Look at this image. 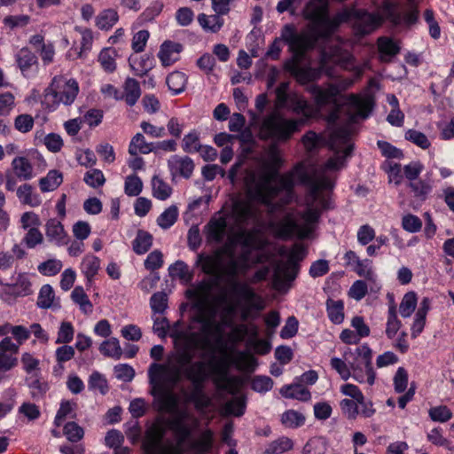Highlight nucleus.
<instances>
[{"mask_svg": "<svg viewBox=\"0 0 454 454\" xmlns=\"http://www.w3.org/2000/svg\"><path fill=\"white\" fill-rule=\"evenodd\" d=\"M79 92V85L74 79L56 76L52 79L44 94V103L55 109L59 104L70 106Z\"/></svg>", "mask_w": 454, "mask_h": 454, "instance_id": "obj_9", "label": "nucleus"}, {"mask_svg": "<svg viewBox=\"0 0 454 454\" xmlns=\"http://www.w3.org/2000/svg\"><path fill=\"white\" fill-rule=\"evenodd\" d=\"M196 312L192 317L191 327L194 328V324L199 325V329L202 336L198 333L190 334L184 340V346L176 354V363L177 368H181L184 378L189 380L194 390L190 395V400L196 403V406H206L201 399L204 398L202 393L203 383L211 374V363L203 359L209 349V338L218 334L222 330V325H227V321L223 319L220 323L217 320L218 305L213 301H201L195 305Z\"/></svg>", "mask_w": 454, "mask_h": 454, "instance_id": "obj_2", "label": "nucleus"}, {"mask_svg": "<svg viewBox=\"0 0 454 454\" xmlns=\"http://www.w3.org/2000/svg\"><path fill=\"white\" fill-rule=\"evenodd\" d=\"M331 367L343 380L352 378L358 383H375L376 372L372 367V350L367 344L356 347L354 350L347 348L343 358L332 357Z\"/></svg>", "mask_w": 454, "mask_h": 454, "instance_id": "obj_5", "label": "nucleus"}, {"mask_svg": "<svg viewBox=\"0 0 454 454\" xmlns=\"http://www.w3.org/2000/svg\"><path fill=\"white\" fill-rule=\"evenodd\" d=\"M74 334V329L70 322L64 321L60 324L56 343L66 344L72 341Z\"/></svg>", "mask_w": 454, "mask_h": 454, "instance_id": "obj_61", "label": "nucleus"}, {"mask_svg": "<svg viewBox=\"0 0 454 454\" xmlns=\"http://www.w3.org/2000/svg\"><path fill=\"white\" fill-rule=\"evenodd\" d=\"M194 162L188 156H180L177 154L170 156L168 160V168L173 178L181 176L188 179L192 176L194 170Z\"/></svg>", "mask_w": 454, "mask_h": 454, "instance_id": "obj_16", "label": "nucleus"}, {"mask_svg": "<svg viewBox=\"0 0 454 454\" xmlns=\"http://www.w3.org/2000/svg\"><path fill=\"white\" fill-rule=\"evenodd\" d=\"M337 20L340 24L352 22L356 32L361 35H368L382 24V18L379 14L357 10L354 6L345 7L338 12Z\"/></svg>", "mask_w": 454, "mask_h": 454, "instance_id": "obj_11", "label": "nucleus"}, {"mask_svg": "<svg viewBox=\"0 0 454 454\" xmlns=\"http://www.w3.org/2000/svg\"><path fill=\"white\" fill-rule=\"evenodd\" d=\"M183 47L180 43L165 41L160 47L158 58L163 67H169L176 62L179 59V53Z\"/></svg>", "mask_w": 454, "mask_h": 454, "instance_id": "obj_19", "label": "nucleus"}, {"mask_svg": "<svg viewBox=\"0 0 454 454\" xmlns=\"http://www.w3.org/2000/svg\"><path fill=\"white\" fill-rule=\"evenodd\" d=\"M63 267V263L58 259H49L38 265V271L44 276H55Z\"/></svg>", "mask_w": 454, "mask_h": 454, "instance_id": "obj_59", "label": "nucleus"}, {"mask_svg": "<svg viewBox=\"0 0 454 454\" xmlns=\"http://www.w3.org/2000/svg\"><path fill=\"white\" fill-rule=\"evenodd\" d=\"M71 297L73 301L80 306V309L85 313L92 312V303L89 300L88 295L85 294L82 286H76L72 291Z\"/></svg>", "mask_w": 454, "mask_h": 454, "instance_id": "obj_47", "label": "nucleus"}, {"mask_svg": "<svg viewBox=\"0 0 454 454\" xmlns=\"http://www.w3.org/2000/svg\"><path fill=\"white\" fill-rule=\"evenodd\" d=\"M119 15L114 9L101 12L96 18V26L102 30H108L118 21Z\"/></svg>", "mask_w": 454, "mask_h": 454, "instance_id": "obj_41", "label": "nucleus"}, {"mask_svg": "<svg viewBox=\"0 0 454 454\" xmlns=\"http://www.w3.org/2000/svg\"><path fill=\"white\" fill-rule=\"evenodd\" d=\"M354 82L355 79L343 78L333 83H328L325 88L318 85H310L308 88L317 106L323 108L327 105L332 106V110L326 117L329 123H334L339 120L343 105L347 106L350 112L349 119L351 121H355L356 118L365 119L369 116L372 110V102L369 98L350 94L343 103L339 100L340 93L348 90Z\"/></svg>", "mask_w": 454, "mask_h": 454, "instance_id": "obj_4", "label": "nucleus"}, {"mask_svg": "<svg viewBox=\"0 0 454 454\" xmlns=\"http://www.w3.org/2000/svg\"><path fill=\"white\" fill-rule=\"evenodd\" d=\"M221 14H213L207 15L205 13H200L198 16V22L202 27V28L206 31L211 33L218 32L222 27L223 26V19L221 18Z\"/></svg>", "mask_w": 454, "mask_h": 454, "instance_id": "obj_37", "label": "nucleus"}, {"mask_svg": "<svg viewBox=\"0 0 454 454\" xmlns=\"http://www.w3.org/2000/svg\"><path fill=\"white\" fill-rule=\"evenodd\" d=\"M11 166L14 176L20 180L28 181L35 176L34 167L27 157H15Z\"/></svg>", "mask_w": 454, "mask_h": 454, "instance_id": "obj_20", "label": "nucleus"}, {"mask_svg": "<svg viewBox=\"0 0 454 454\" xmlns=\"http://www.w3.org/2000/svg\"><path fill=\"white\" fill-rule=\"evenodd\" d=\"M75 407V403L70 401H62L55 416L54 424L57 427H60L67 418H74Z\"/></svg>", "mask_w": 454, "mask_h": 454, "instance_id": "obj_50", "label": "nucleus"}, {"mask_svg": "<svg viewBox=\"0 0 454 454\" xmlns=\"http://www.w3.org/2000/svg\"><path fill=\"white\" fill-rule=\"evenodd\" d=\"M63 182V176L59 170H50L46 176L39 180V187L43 192L55 191Z\"/></svg>", "mask_w": 454, "mask_h": 454, "instance_id": "obj_34", "label": "nucleus"}, {"mask_svg": "<svg viewBox=\"0 0 454 454\" xmlns=\"http://www.w3.org/2000/svg\"><path fill=\"white\" fill-rule=\"evenodd\" d=\"M429 418L434 422L444 423L452 418L451 411L446 405H438L429 409Z\"/></svg>", "mask_w": 454, "mask_h": 454, "instance_id": "obj_58", "label": "nucleus"}, {"mask_svg": "<svg viewBox=\"0 0 454 454\" xmlns=\"http://www.w3.org/2000/svg\"><path fill=\"white\" fill-rule=\"evenodd\" d=\"M172 430L178 436L177 444L171 445V446L166 448L161 452V454H184V450H183L181 445L191 435L192 428L187 424H184L183 426L174 427V428H172Z\"/></svg>", "mask_w": 454, "mask_h": 454, "instance_id": "obj_30", "label": "nucleus"}, {"mask_svg": "<svg viewBox=\"0 0 454 454\" xmlns=\"http://www.w3.org/2000/svg\"><path fill=\"white\" fill-rule=\"evenodd\" d=\"M377 46L380 54V58L382 62L390 61V59L400 51V46L398 43L387 36L379 37Z\"/></svg>", "mask_w": 454, "mask_h": 454, "instance_id": "obj_23", "label": "nucleus"}, {"mask_svg": "<svg viewBox=\"0 0 454 454\" xmlns=\"http://www.w3.org/2000/svg\"><path fill=\"white\" fill-rule=\"evenodd\" d=\"M227 228V219L219 217L212 219L207 225V238L210 240L220 242L223 240Z\"/></svg>", "mask_w": 454, "mask_h": 454, "instance_id": "obj_33", "label": "nucleus"}, {"mask_svg": "<svg viewBox=\"0 0 454 454\" xmlns=\"http://www.w3.org/2000/svg\"><path fill=\"white\" fill-rule=\"evenodd\" d=\"M178 217V208L172 205L166 208L157 218V224L163 230L169 229Z\"/></svg>", "mask_w": 454, "mask_h": 454, "instance_id": "obj_45", "label": "nucleus"}, {"mask_svg": "<svg viewBox=\"0 0 454 454\" xmlns=\"http://www.w3.org/2000/svg\"><path fill=\"white\" fill-rule=\"evenodd\" d=\"M43 235L39 230L36 228H30L27 230V233L24 235L22 239V243L29 249L35 248L36 246L43 244Z\"/></svg>", "mask_w": 454, "mask_h": 454, "instance_id": "obj_57", "label": "nucleus"}, {"mask_svg": "<svg viewBox=\"0 0 454 454\" xmlns=\"http://www.w3.org/2000/svg\"><path fill=\"white\" fill-rule=\"evenodd\" d=\"M333 66H340L345 70L352 71L356 79H358L364 70V67L355 64V59L348 51H343L338 44H331L321 51L318 68H300L296 72V76L301 83L313 82L323 73L332 77L334 75Z\"/></svg>", "mask_w": 454, "mask_h": 454, "instance_id": "obj_6", "label": "nucleus"}, {"mask_svg": "<svg viewBox=\"0 0 454 454\" xmlns=\"http://www.w3.org/2000/svg\"><path fill=\"white\" fill-rule=\"evenodd\" d=\"M303 124L302 119L286 118L280 112L272 111L262 118L258 136L262 140H270L275 144L286 143Z\"/></svg>", "mask_w": 454, "mask_h": 454, "instance_id": "obj_7", "label": "nucleus"}, {"mask_svg": "<svg viewBox=\"0 0 454 454\" xmlns=\"http://www.w3.org/2000/svg\"><path fill=\"white\" fill-rule=\"evenodd\" d=\"M129 66L136 75L142 76L147 74L154 67V58L153 55L145 54L139 59L129 58Z\"/></svg>", "mask_w": 454, "mask_h": 454, "instance_id": "obj_29", "label": "nucleus"}, {"mask_svg": "<svg viewBox=\"0 0 454 454\" xmlns=\"http://www.w3.org/2000/svg\"><path fill=\"white\" fill-rule=\"evenodd\" d=\"M327 449L325 438L316 436L310 438L303 447L304 454H324Z\"/></svg>", "mask_w": 454, "mask_h": 454, "instance_id": "obj_49", "label": "nucleus"}, {"mask_svg": "<svg viewBox=\"0 0 454 454\" xmlns=\"http://www.w3.org/2000/svg\"><path fill=\"white\" fill-rule=\"evenodd\" d=\"M249 251L244 250L239 255L231 246L225 245L210 255H199V262L204 273L212 276L216 282L223 281L230 291L242 299L250 309L262 310V299L247 282L238 279L249 269Z\"/></svg>", "mask_w": 454, "mask_h": 454, "instance_id": "obj_3", "label": "nucleus"}, {"mask_svg": "<svg viewBox=\"0 0 454 454\" xmlns=\"http://www.w3.org/2000/svg\"><path fill=\"white\" fill-rule=\"evenodd\" d=\"M349 138L350 132L347 128L335 129L331 135V146L333 149L343 147L341 153L334 154L319 168L300 162L278 176L282 159L277 144L272 143L265 160L270 173L249 191L248 198L233 201L229 220L233 221L239 230L256 223L261 218L256 203L266 206L270 214L282 211L293 201L294 187L299 184L308 187L302 203L304 209L290 208L282 218L271 223V228L281 239L309 238L315 231L323 212L333 207L331 193L335 186V172L344 167L346 158L353 149Z\"/></svg>", "mask_w": 454, "mask_h": 454, "instance_id": "obj_1", "label": "nucleus"}, {"mask_svg": "<svg viewBox=\"0 0 454 454\" xmlns=\"http://www.w3.org/2000/svg\"><path fill=\"white\" fill-rule=\"evenodd\" d=\"M122 100L129 106L137 104L141 97V89L139 82L131 77H128L123 83V92H121Z\"/></svg>", "mask_w": 454, "mask_h": 454, "instance_id": "obj_24", "label": "nucleus"}, {"mask_svg": "<svg viewBox=\"0 0 454 454\" xmlns=\"http://www.w3.org/2000/svg\"><path fill=\"white\" fill-rule=\"evenodd\" d=\"M149 37H150V33L146 29H141V30L136 32L133 35V37L131 40V49L133 50V51L135 53H139V52L144 51Z\"/></svg>", "mask_w": 454, "mask_h": 454, "instance_id": "obj_60", "label": "nucleus"}, {"mask_svg": "<svg viewBox=\"0 0 454 454\" xmlns=\"http://www.w3.org/2000/svg\"><path fill=\"white\" fill-rule=\"evenodd\" d=\"M153 195L160 200H168L172 194L171 186L160 177L155 176L152 179Z\"/></svg>", "mask_w": 454, "mask_h": 454, "instance_id": "obj_42", "label": "nucleus"}, {"mask_svg": "<svg viewBox=\"0 0 454 454\" xmlns=\"http://www.w3.org/2000/svg\"><path fill=\"white\" fill-rule=\"evenodd\" d=\"M118 52L114 48H106L102 50L98 55V62L101 67L107 73H113L116 69L115 59Z\"/></svg>", "mask_w": 454, "mask_h": 454, "instance_id": "obj_39", "label": "nucleus"}, {"mask_svg": "<svg viewBox=\"0 0 454 454\" xmlns=\"http://www.w3.org/2000/svg\"><path fill=\"white\" fill-rule=\"evenodd\" d=\"M80 268L87 282L91 283L100 269V260L98 256L88 254L82 258Z\"/></svg>", "mask_w": 454, "mask_h": 454, "instance_id": "obj_28", "label": "nucleus"}, {"mask_svg": "<svg viewBox=\"0 0 454 454\" xmlns=\"http://www.w3.org/2000/svg\"><path fill=\"white\" fill-rule=\"evenodd\" d=\"M305 16L317 27L321 37L328 38L340 25L337 13L332 18L328 15V0H313L304 10Z\"/></svg>", "mask_w": 454, "mask_h": 454, "instance_id": "obj_10", "label": "nucleus"}, {"mask_svg": "<svg viewBox=\"0 0 454 454\" xmlns=\"http://www.w3.org/2000/svg\"><path fill=\"white\" fill-rule=\"evenodd\" d=\"M148 377L153 388L172 391L184 376L181 368L153 363L149 367Z\"/></svg>", "mask_w": 454, "mask_h": 454, "instance_id": "obj_12", "label": "nucleus"}, {"mask_svg": "<svg viewBox=\"0 0 454 454\" xmlns=\"http://www.w3.org/2000/svg\"><path fill=\"white\" fill-rule=\"evenodd\" d=\"M153 245V236L145 231H138L132 242L133 250L137 254H145Z\"/></svg>", "mask_w": 454, "mask_h": 454, "instance_id": "obj_40", "label": "nucleus"}, {"mask_svg": "<svg viewBox=\"0 0 454 454\" xmlns=\"http://www.w3.org/2000/svg\"><path fill=\"white\" fill-rule=\"evenodd\" d=\"M154 150V145L153 143H147L141 133L136 134L129 145V153L130 155H137L138 153L147 154Z\"/></svg>", "mask_w": 454, "mask_h": 454, "instance_id": "obj_35", "label": "nucleus"}, {"mask_svg": "<svg viewBox=\"0 0 454 454\" xmlns=\"http://www.w3.org/2000/svg\"><path fill=\"white\" fill-rule=\"evenodd\" d=\"M376 14L382 18V22L385 20H388L395 25L402 23V14L399 12L398 4L395 2L385 0Z\"/></svg>", "mask_w": 454, "mask_h": 454, "instance_id": "obj_25", "label": "nucleus"}, {"mask_svg": "<svg viewBox=\"0 0 454 454\" xmlns=\"http://www.w3.org/2000/svg\"><path fill=\"white\" fill-rule=\"evenodd\" d=\"M281 422L286 427L297 428L304 425L305 417L299 411L288 410L282 414Z\"/></svg>", "mask_w": 454, "mask_h": 454, "instance_id": "obj_46", "label": "nucleus"}, {"mask_svg": "<svg viewBox=\"0 0 454 454\" xmlns=\"http://www.w3.org/2000/svg\"><path fill=\"white\" fill-rule=\"evenodd\" d=\"M168 271L171 277L177 278L181 280L187 281L191 278L189 268L183 261H176L175 263L171 264L168 268Z\"/></svg>", "mask_w": 454, "mask_h": 454, "instance_id": "obj_62", "label": "nucleus"}, {"mask_svg": "<svg viewBox=\"0 0 454 454\" xmlns=\"http://www.w3.org/2000/svg\"><path fill=\"white\" fill-rule=\"evenodd\" d=\"M156 391H159L156 397L157 409L160 411L176 412L178 401L172 391L163 388H154L153 392L154 395H156Z\"/></svg>", "mask_w": 454, "mask_h": 454, "instance_id": "obj_22", "label": "nucleus"}, {"mask_svg": "<svg viewBox=\"0 0 454 454\" xmlns=\"http://www.w3.org/2000/svg\"><path fill=\"white\" fill-rule=\"evenodd\" d=\"M280 394L286 398L297 399L300 401H308L311 397L309 390L301 383L285 385L281 387Z\"/></svg>", "mask_w": 454, "mask_h": 454, "instance_id": "obj_27", "label": "nucleus"}, {"mask_svg": "<svg viewBox=\"0 0 454 454\" xmlns=\"http://www.w3.org/2000/svg\"><path fill=\"white\" fill-rule=\"evenodd\" d=\"M218 388L227 391L231 395L237 394L239 389V382L234 377H229L226 373L219 375L215 379Z\"/></svg>", "mask_w": 454, "mask_h": 454, "instance_id": "obj_51", "label": "nucleus"}, {"mask_svg": "<svg viewBox=\"0 0 454 454\" xmlns=\"http://www.w3.org/2000/svg\"><path fill=\"white\" fill-rule=\"evenodd\" d=\"M15 61L22 75L26 78L35 77L39 72L36 55L28 48L23 47L15 54Z\"/></svg>", "mask_w": 454, "mask_h": 454, "instance_id": "obj_15", "label": "nucleus"}, {"mask_svg": "<svg viewBox=\"0 0 454 454\" xmlns=\"http://www.w3.org/2000/svg\"><path fill=\"white\" fill-rule=\"evenodd\" d=\"M417 295L414 292L405 294L400 303L399 311L403 317H409L415 310Z\"/></svg>", "mask_w": 454, "mask_h": 454, "instance_id": "obj_53", "label": "nucleus"}, {"mask_svg": "<svg viewBox=\"0 0 454 454\" xmlns=\"http://www.w3.org/2000/svg\"><path fill=\"white\" fill-rule=\"evenodd\" d=\"M187 81L188 76L180 71L170 73L166 79L167 85L174 95H178L185 90Z\"/></svg>", "mask_w": 454, "mask_h": 454, "instance_id": "obj_32", "label": "nucleus"}, {"mask_svg": "<svg viewBox=\"0 0 454 454\" xmlns=\"http://www.w3.org/2000/svg\"><path fill=\"white\" fill-rule=\"evenodd\" d=\"M32 292L28 277L26 274H20L14 284L6 286V289L1 293L0 298L5 302H10L5 295H12L14 298L24 297L31 294Z\"/></svg>", "mask_w": 454, "mask_h": 454, "instance_id": "obj_17", "label": "nucleus"}, {"mask_svg": "<svg viewBox=\"0 0 454 454\" xmlns=\"http://www.w3.org/2000/svg\"><path fill=\"white\" fill-rule=\"evenodd\" d=\"M3 326H7L4 329V335L11 333L17 340L19 346L30 337V331L23 325H12L10 323H5Z\"/></svg>", "mask_w": 454, "mask_h": 454, "instance_id": "obj_54", "label": "nucleus"}, {"mask_svg": "<svg viewBox=\"0 0 454 454\" xmlns=\"http://www.w3.org/2000/svg\"><path fill=\"white\" fill-rule=\"evenodd\" d=\"M307 254L305 247L294 244L290 248L286 261L278 260L274 263L273 286L278 291L287 290L291 283L297 278L300 271V262Z\"/></svg>", "mask_w": 454, "mask_h": 454, "instance_id": "obj_8", "label": "nucleus"}, {"mask_svg": "<svg viewBox=\"0 0 454 454\" xmlns=\"http://www.w3.org/2000/svg\"><path fill=\"white\" fill-rule=\"evenodd\" d=\"M224 411L229 415L240 417L246 410V401L242 396H235L224 404Z\"/></svg>", "mask_w": 454, "mask_h": 454, "instance_id": "obj_52", "label": "nucleus"}, {"mask_svg": "<svg viewBox=\"0 0 454 454\" xmlns=\"http://www.w3.org/2000/svg\"><path fill=\"white\" fill-rule=\"evenodd\" d=\"M353 270L360 277L364 278L370 283H373L377 289H380V285L377 282V275L372 269V262L369 259L360 260Z\"/></svg>", "mask_w": 454, "mask_h": 454, "instance_id": "obj_31", "label": "nucleus"}, {"mask_svg": "<svg viewBox=\"0 0 454 454\" xmlns=\"http://www.w3.org/2000/svg\"><path fill=\"white\" fill-rule=\"evenodd\" d=\"M143 189V182L137 175L128 176L124 183V192L128 196H137Z\"/></svg>", "mask_w": 454, "mask_h": 454, "instance_id": "obj_55", "label": "nucleus"}, {"mask_svg": "<svg viewBox=\"0 0 454 454\" xmlns=\"http://www.w3.org/2000/svg\"><path fill=\"white\" fill-rule=\"evenodd\" d=\"M63 431H64V434L67 436V440L72 442H77L84 435L83 428L81 427L75 422L67 423L64 426Z\"/></svg>", "mask_w": 454, "mask_h": 454, "instance_id": "obj_63", "label": "nucleus"}, {"mask_svg": "<svg viewBox=\"0 0 454 454\" xmlns=\"http://www.w3.org/2000/svg\"><path fill=\"white\" fill-rule=\"evenodd\" d=\"M16 195L20 203L32 207H38L42 203L40 195L34 191L32 185L29 184L20 185L17 189Z\"/></svg>", "mask_w": 454, "mask_h": 454, "instance_id": "obj_26", "label": "nucleus"}, {"mask_svg": "<svg viewBox=\"0 0 454 454\" xmlns=\"http://www.w3.org/2000/svg\"><path fill=\"white\" fill-rule=\"evenodd\" d=\"M54 291L51 285H43L37 297V306L41 309H50L54 305Z\"/></svg>", "mask_w": 454, "mask_h": 454, "instance_id": "obj_48", "label": "nucleus"}, {"mask_svg": "<svg viewBox=\"0 0 454 454\" xmlns=\"http://www.w3.org/2000/svg\"><path fill=\"white\" fill-rule=\"evenodd\" d=\"M165 435V428L158 424L153 425L146 433L143 444L145 454H154Z\"/></svg>", "mask_w": 454, "mask_h": 454, "instance_id": "obj_21", "label": "nucleus"}, {"mask_svg": "<svg viewBox=\"0 0 454 454\" xmlns=\"http://www.w3.org/2000/svg\"><path fill=\"white\" fill-rule=\"evenodd\" d=\"M99 350L104 356L114 359H120L122 356V349L116 338H110L103 341L99 347Z\"/></svg>", "mask_w": 454, "mask_h": 454, "instance_id": "obj_43", "label": "nucleus"}, {"mask_svg": "<svg viewBox=\"0 0 454 454\" xmlns=\"http://www.w3.org/2000/svg\"><path fill=\"white\" fill-rule=\"evenodd\" d=\"M45 234L48 240L59 247L67 243V234L60 221L51 218L45 224Z\"/></svg>", "mask_w": 454, "mask_h": 454, "instance_id": "obj_18", "label": "nucleus"}, {"mask_svg": "<svg viewBox=\"0 0 454 454\" xmlns=\"http://www.w3.org/2000/svg\"><path fill=\"white\" fill-rule=\"evenodd\" d=\"M326 311L330 321L340 325L344 320V302L341 300L328 299Z\"/></svg>", "mask_w": 454, "mask_h": 454, "instance_id": "obj_36", "label": "nucleus"}, {"mask_svg": "<svg viewBox=\"0 0 454 454\" xmlns=\"http://www.w3.org/2000/svg\"><path fill=\"white\" fill-rule=\"evenodd\" d=\"M150 307L154 314H163L168 309V295L164 292L153 294L150 299Z\"/></svg>", "mask_w": 454, "mask_h": 454, "instance_id": "obj_56", "label": "nucleus"}, {"mask_svg": "<svg viewBox=\"0 0 454 454\" xmlns=\"http://www.w3.org/2000/svg\"><path fill=\"white\" fill-rule=\"evenodd\" d=\"M294 442L290 438L282 436L271 442L263 454H283L292 450Z\"/></svg>", "mask_w": 454, "mask_h": 454, "instance_id": "obj_44", "label": "nucleus"}, {"mask_svg": "<svg viewBox=\"0 0 454 454\" xmlns=\"http://www.w3.org/2000/svg\"><path fill=\"white\" fill-rule=\"evenodd\" d=\"M285 41L294 52L295 61H299L305 52L313 47V41L307 35L297 33L295 27L292 24H286L281 30V35L278 38Z\"/></svg>", "mask_w": 454, "mask_h": 454, "instance_id": "obj_13", "label": "nucleus"}, {"mask_svg": "<svg viewBox=\"0 0 454 454\" xmlns=\"http://www.w3.org/2000/svg\"><path fill=\"white\" fill-rule=\"evenodd\" d=\"M408 186L413 193L414 198L420 201L426 200L432 192V184L430 180L418 178L412 182H409Z\"/></svg>", "mask_w": 454, "mask_h": 454, "instance_id": "obj_38", "label": "nucleus"}, {"mask_svg": "<svg viewBox=\"0 0 454 454\" xmlns=\"http://www.w3.org/2000/svg\"><path fill=\"white\" fill-rule=\"evenodd\" d=\"M83 180L89 186L93 188L101 187L106 182L103 172L97 168L86 172Z\"/></svg>", "mask_w": 454, "mask_h": 454, "instance_id": "obj_64", "label": "nucleus"}, {"mask_svg": "<svg viewBox=\"0 0 454 454\" xmlns=\"http://www.w3.org/2000/svg\"><path fill=\"white\" fill-rule=\"evenodd\" d=\"M284 85H281L278 89V99L280 103L286 104L287 108H289L293 113L296 114H301L305 120L314 117L317 111L320 109L317 106V109L313 106L308 103V101L301 96L297 94H286L282 90Z\"/></svg>", "mask_w": 454, "mask_h": 454, "instance_id": "obj_14", "label": "nucleus"}]
</instances>
